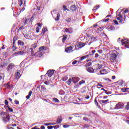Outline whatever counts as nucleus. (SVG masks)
<instances>
[{
	"label": "nucleus",
	"instance_id": "nucleus-55",
	"mask_svg": "<svg viewBox=\"0 0 129 129\" xmlns=\"http://www.w3.org/2000/svg\"><path fill=\"white\" fill-rule=\"evenodd\" d=\"M48 129H52L53 128V126H47Z\"/></svg>",
	"mask_w": 129,
	"mask_h": 129
},
{
	"label": "nucleus",
	"instance_id": "nucleus-20",
	"mask_svg": "<svg viewBox=\"0 0 129 129\" xmlns=\"http://www.w3.org/2000/svg\"><path fill=\"white\" fill-rule=\"evenodd\" d=\"M95 66L96 67L95 70H98V69H101V68H102V65L98 63L96 64Z\"/></svg>",
	"mask_w": 129,
	"mask_h": 129
},
{
	"label": "nucleus",
	"instance_id": "nucleus-40",
	"mask_svg": "<svg viewBox=\"0 0 129 129\" xmlns=\"http://www.w3.org/2000/svg\"><path fill=\"white\" fill-rule=\"evenodd\" d=\"M29 19H27L26 18L25 19V22H24L25 24H27V23H28V22H29Z\"/></svg>",
	"mask_w": 129,
	"mask_h": 129
},
{
	"label": "nucleus",
	"instance_id": "nucleus-4",
	"mask_svg": "<svg viewBox=\"0 0 129 129\" xmlns=\"http://www.w3.org/2000/svg\"><path fill=\"white\" fill-rule=\"evenodd\" d=\"M122 46H124L125 48L129 49V40L127 39H124L121 40Z\"/></svg>",
	"mask_w": 129,
	"mask_h": 129
},
{
	"label": "nucleus",
	"instance_id": "nucleus-38",
	"mask_svg": "<svg viewBox=\"0 0 129 129\" xmlns=\"http://www.w3.org/2000/svg\"><path fill=\"white\" fill-rule=\"evenodd\" d=\"M66 21L68 23H70L71 22V18H67Z\"/></svg>",
	"mask_w": 129,
	"mask_h": 129
},
{
	"label": "nucleus",
	"instance_id": "nucleus-11",
	"mask_svg": "<svg viewBox=\"0 0 129 129\" xmlns=\"http://www.w3.org/2000/svg\"><path fill=\"white\" fill-rule=\"evenodd\" d=\"M54 70H49L47 71V73L45 74V76H48V77H52L54 74Z\"/></svg>",
	"mask_w": 129,
	"mask_h": 129
},
{
	"label": "nucleus",
	"instance_id": "nucleus-28",
	"mask_svg": "<svg viewBox=\"0 0 129 129\" xmlns=\"http://www.w3.org/2000/svg\"><path fill=\"white\" fill-rule=\"evenodd\" d=\"M108 101H109V100L107 99L106 100H101V102L102 103H103V104H106V103H107V102H108Z\"/></svg>",
	"mask_w": 129,
	"mask_h": 129
},
{
	"label": "nucleus",
	"instance_id": "nucleus-15",
	"mask_svg": "<svg viewBox=\"0 0 129 129\" xmlns=\"http://www.w3.org/2000/svg\"><path fill=\"white\" fill-rule=\"evenodd\" d=\"M73 49V47H72V46H70V47L66 48L65 51L67 53H71V52L73 51V50H72Z\"/></svg>",
	"mask_w": 129,
	"mask_h": 129
},
{
	"label": "nucleus",
	"instance_id": "nucleus-56",
	"mask_svg": "<svg viewBox=\"0 0 129 129\" xmlns=\"http://www.w3.org/2000/svg\"><path fill=\"white\" fill-rule=\"evenodd\" d=\"M103 30V27H100L98 28L99 31H102Z\"/></svg>",
	"mask_w": 129,
	"mask_h": 129
},
{
	"label": "nucleus",
	"instance_id": "nucleus-59",
	"mask_svg": "<svg viewBox=\"0 0 129 129\" xmlns=\"http://www.w3.org/2000/svg\"><path fill=\"white\" fill-rule=\"evenodd\" d=\"M84 120H89L88 118L85 117L83 118Z\"/></svg>",
	"mask_w": 129,
	"mask_h": 129
},
{
	"label": "nucleus",
	"instance_id": "nucleus-19",
	"mask_svg": "<svg viewBox=\"0 0 129 129\" xmlns=\"http://www.w3.org/2000/svg\"><path fill=\"white\" fill-rule=\"evenodd\" d=\"M65 32H66L67 33H69L70 34H71L73 32V29L72 28H66L65 29Z\"/></svg>",
	"mask_w": 129,
	"mask_h": 129
},
{
	"label": "nucleus",
	"instance_id": "nucleus-22",
	"mask_svg": "<svg viewBox=\"0 0 129 129\" xmlns=\"http://www.w3.org/2000/svg\"><path fill=\"white\" fill-rule=\"evenodd\" d=\"M20 72H21L20 71H18L16 73V75L17 79H20V77H21Z\"/></svg>",
	"mask_w": 129,
	"mask_h": 129
},
{
	"label": "nucleus",
	"instance_id": "nucleus-27",
	"mask_svg": "<svg viewBox=\"0 0 129 129\" xmlns=\"http://www.w3.org/2000/svg\"><path fill=\"white\" fill-rule=\"evenodd\" d=\"M18 45H20V46H24V45H25L24 42H22L21 40H18Z\"/></svg>",
	"mask_w": 129,
	"mask_h": 129
},
{
	"label": "nucleus",
	"instance_id": "nucleus-18",
	"mask_svg": "<svg viewBox=\"0 0 129 129\" xmlns=\"http://www.w3.org/2000/svg\"><path fill=\"white\" fill-rule=\"evenodd\" d=\"M87 71L89 72V73H94V69L91 67H89L87 68Z\"/></svg>",
	"mask_w": 129,
	"mask_h": 129
},
{
	"label": "nucleus",
	"instance_id": "nucleus-58",
	"mask_svg": "<svg viewBox=\"0 0 129 129\" xmlns=\"http://www.w3.org/2000/svg\"><path fill=\"white\" fill-rule=\"evenodd\" d=\"M7 128L8 129H14V128H13L12 126H7Z\"/></svg>",
	"mask_w": 129,
	"mask_h": 129
},
{
	"label": "nucleus",
	"instance_id": "nucleus-46",
	"mask_svg": "<svg viewBox=\"0 0 129 129\" xmlns=\"http://www.w3.org/2000/svg\"><path fill=\"white\" fill-rule=\"evenodd\" d=\"M14 102H15V104H17V105H18V104H19V103H20L19 102V101H18L17 100H15Z\"/></svg>",
	"mask_w": 129,
	"mask_h": 129
},
{
	"label": "nucleus",
	"instance_id": "nucleus-49",
	"mask_svg": "<svg viewBox=\"0 0 129 129\" xmlns=\"http://www.w3.org/2000/svg\"><path fill=\"white\" fill-rule=\"evenodd\" d=\"M113 22L115 25H118V22L117 21V20H113Z\"/></svg>",
	"mask_w": 129,
	"mask_h": 129
},
{
	"label": "nucleus",
	"instance_id": "nucleus-1",
	"mask_svg": "<svg viewBox=\"0 0 129 129\" xmlns=\"http://www.w3.org/2000/svg\"><path fill=\"white\" fill-rule=\"evenodd\" d=\"M39 51L36 52L35 54H34V51L31 50V54L32 56H37V57H42L43 55H44V53H45V51H46V47L41 46L39 48Z\"/></svg>",
	"mask_w": 129,
	"mask_h": 129
},
{
	"label": "nucleus",
	"instance_id": "nucleus-16",
	"mask_svg": "<svg viewBox=\"0 0 129 129\" xmlns=\"http://www.w3.org/2000/svg\"><path fill=\"white\" fill-rule=\"evenodd\" d=\"M6 87V88H8V89H11L12 88H13V85L11 84L10 83H8L4 85Z\"/></svg>",
	"mask_w": 129,
	"mask_h": 129
},
{
	"label": "nucleus",
	"instance_id": "nucleus-31",
	"mask_svg": "<svg viewBox=\"0 0 129 129\" xmlns=\"http://www.w3.org/2000/svg\"><path fill=\"white\" fill-rule=\"evenodd\" d=\"M52 100H53V101H55V102H57V103H60V101L56 98H53Z\"/></svg>",
	"mask_w": 129,
	"mask_h": 129
},
{
	"label": "nucleus",
	"instance_id": "nucleus-17",
	"mask_svg": "<svg viewBox=\"0 0 129 129\" xmlns=\"http://www.w3.org/2000/svg\"><path fill=\"white\" fill-rule=\"evenodd\" d=\"M47 31H48V29L46 27H44L43 28H42V32L40 34L41 36H44V34H45V33H46L47 32Z\"/></svg>",
	"mask_w": 129,
	"mask_h": 129
},
{
	"label": "nucleus",
	"instance_id": "nucleus-62",
	"mask_svg": "<svg viewBox=\"0 0 129 129\" xmlns=\"http://www.w3.org/2000/svg\"><path fill=\"white\" fill-rule=\"evenodd\" d=\"M44 84H46V85H49V84H50L49 83V82L46 81L44 82Z\"/></svg>",
	"mask_w": 129,
	"mask_h": 129
},
{
	"label": "nucleus",
	"instance_id": "nucleus-47",
	"mask_svg": "<svg viewBox=\"0 0 129 129\" xmlns=\"http://www.w3.org/2000/svg\"><path fill=\"white\" fill-rule=\"evenodd\" d=\"M36 33H39V32H40V28L39 27L36 28Z\"/></svg>",
	"mask_w": 129,
	"mask_h": 129
},
{
	"label": "nucleus",
	"instance_id": "nucleus-63",
	"mask_svg": "<svg viewBox=\"0 0 129 129\" xmlns=\"http://www.w3.org/2000/svg\"><path fill=\"white\" fill-rule=\"evenodd\" d=\"M111 78L113 80H114L115 79V76H112Z\"/></svg>",
	"mask_w": 129,
	"mask_h": 129
},
{
	"label": "nucleus",
	"instance_id": "nucleus-26",
	"mask_svg": "<svg viewBox=\"0 0 129 129\" xmlns=\"http://www.w3.org/2000/svg\"><path fill=\"white\" fill-rule=\"evenodd\" d=\"M59 95H64L65 94V92L63 90H60L58 92Z\"/></svg>",
	"mask_w": 129,
	"mask_h": 129
},
{
	"label": "nucleus",
	"instance_id": "nucleus-30",
	"mask_svg": "<svg viewBox=\"0 0 129 129\" xmlns=\"http://www.w3.org/2000/svg\"><path fill=\"white\" fill-rule=\"evenodd\" d=\"M24 1L25 0H19V5L20 7L23 5V4L24 3Z\"/></svg>",
	"mask_w": 129,
	"mask_h": 129
},
{
	"label": "nucleus",
	"instance_id": "nucleus-41",
	"mask_svg": "<svg viewBox=\"0 0 129 129\" xmlns=\"http://www.w3.org/2000/svg\"><path fill=\"white\" fill-rule=\"evenodd\" d=\"M125 108L126 109H127L128 110L129 109V103H127V104L125 106Z\"/></svg>",
	"mask_w": 129,
	"mask_h": 129
},
{
	"label": "nucleus",
	"instance_id": "nucleus-12",
	"mask_svg": "<svg viewBox=\"0 0 129 129\" xmlns=\"http://www.w3.org/2000/svg\"><path fill=\"white\" fill-rule=\"evenodd\" d=\"M123 103L121 102H119L118 103L116 104L115 109H119L123 107Z\"/></svg>",
	"mask_w": 129,
	"mask_h": 129
},
{
	"label": "nucleus",
	"instance_id": "nucleus-23",
	"mask_svg": "<svg viewBox=\"0 0 129 129\" xmlns=\"http://www.w3.org/2000/svg\"><path fill=\"white\" fill-rule=\"evenodd\" d=\"M70 10H71V11H73V12L76 11V6L75 5H72L70 7Z\"/></svg>",
	"mask_w": 129,
	"mask_h": 129
},
{
	"label": "nucleus",
	"instance_id": "nucleus-5",
	"mask_svg": "<svg viewBox=\"0 0 129 129\" xmlns=\"http://www.w3.org/2000/svg\"><path fill=\"white\" fill-rule=\"evenodd\" d=\"M88 42H86V43L83 42H80L76 45V50H78L77 48H83L85 45H88Z\"/></svg>",
	"mask_w": 129,
	"mask_h": 129
},
{
	"label": "nucleus",
	"instance_id": "nucleus-52",
	"mask_svg": "<svg viewBox=\"0 0 129 129\" xmlns=\"http://www.w3.org/2000/svg\"><path fill=\"white\" fill-rule=\"evenodd\" d=\"M108 21H109V19H104L103 20V22H108Z\"/></svg>",
	"mask_w": 129,
	"mask_h": 129
},
{
	"label": "nucleus",
	"instance_id": "nucleus-10",
	"mask_svg": "<svg viewBox=\"0 0 129 129\" xmlns=\"http://www.w3.org/2000/svg\"><path fill=\"white\" fill-rule=\"evenodd\" d=\"M90 40V41L88 42V45H90L92 43H93V42H96V41H97V37L96 36H91L89 40Z\"/></svg>",
	"mask_w": 129,
	"mask_h": 129
},
{
	"label": "nucleus",
	"instance_id": "nucleus-9",
	"mask_svg": "<svg viewBox=\"0 0 129 129\" xmlns=\"http://www.w3.org/2000/svg\"><path fill=\"white\" fill-rule=\"evenodd\" d=\"M15 68V64L10 63L7 68V71L8 72H12L13 69Z\"/></svg>",
	"mask_w": 129,
	"mask_h": 129
},
{
	"label": "nucleus",
	"instance_id": "nucleus-45",
	"mask_svg": "<svg viewBox=\"0 0 129 129\" xmlns=\"http://www.w3.org/2000/svg\"><path fill=\"white\" fill-rule=\"evenodd\" d=\"M63 11H66V10H67V7H66V6L63 5Z\"/></svg>",
	"mask_w": 129,
	"mask_h": 129
},
{
	"label": "nucleus",
	"instance_id": "nucleus-2",
	"mask_svg": "<svg viewBox=\"0 0 129 129\" xmlns=\"http://www.w3.org/2000/svg\"><path fill=\"white\" fill-rule=\"evenodd\" d=\"M1 117L5 123L7 122H10L11 121V115L9 114H7L6 112H2L1 113Z\"/></svg>",
	"mask_w": 129,
	"mask_h": 129
},
{
	"label": "nucleus",
	"instance_id": "nucleus-39",
	"mask_svg": "<svg viewBox=\"0 0 129 129\" xmlns=\"http://www.w3.org/2000/svg\"><path fill=\"white\" fill-rule=\"evenodd\" d=\"M8 110H9L10 112H13L14 111V110L11 107H8Z\"/></svg>",
	"mask_w": 129,
	"mask_h": 129
},
{
	"label": "nucleus",
	"instance_id": "nucleus-64",
	"mask_svg": "<svg viewBox=\"0 0 129 129\" xmlns=\"http://www.w3.org/2000/svg\"><path fill=\"white\" fill-rule=\"evenodd\" d=\"M91 65V62H88L87 64V66H90Z\"/></svg>",
	"mask_w": 129,
	"mask_h": 129
},
{
	"label": "nucleus",
	"instance_id": "nucleus-33",
	"mask_svg": "<svg viewBox=\"0 0 129 129\" xmlns=\"http://www.w3.org/2000/svg\"><path fill=\"white\" fill-rule=\"evenodd\" d=\"M115 28L114 27H110L108 28V31H113Z\"/></svg>",
	"mask_w": 129,
	"mask_h": 129
},
{
	"label": "nucleus",
	"instance_id": "nucleus-36",
	"mask_svg": "<svg viewBox=\"0 0 129 129\" xmlns=\"http://www.w3.org/2000/svg\"><path fill=\"white\" fill-rule=\"evenodd\" d=\"M98 53H99V54H102L103 51L102 50V49H99L97 50Z\"/></svg>",
	"mask_w": 129,
	"mask_h": 129
},
{
	"label": "nucleus",
	"instance_id": "nucleus-6",
	"mask_svg": "<svg viewBox=\"0 0 129 129\" xmlns=\"http://www.w3.org/2000/svg\"><path fill=\"white\" fill-rule=\"evenodd\" d=\"M117 12L118 11L116 12L117 16H116V19L117 20V21H119V23L120 24H121L122 22H123V20L124 21V19H123V17L121 15H120V14H117Z\"/></svg>",
	"mask_w": 129,
	"mask_h": 129
},
{
	"label": "nucleus",
	"instance_id": "nucleus-60",
	"mask_svg": "<svg viewBox=\"0 0 129 129\" xmlns=\"http://www.w3.org/2000/svg\"><path fill=\"white\" fill-rule=\"evenodd\" d=\"M23 29H24V27H21L19 28V31H22V30H23Z\"/></svg>",
	"mask_w": 129,
	"mask_h": 129
},
{
	"label": "nucleus",
	"instance_id": "nucleus-37",
	"mask_svg": "<svg viewBox=\"0 0 129 129\" xmlns=\"http://www.w3.org/2000/svg\"><path fill=\"white\" fill-rule=\"evenodd\" d=\"M37 43H34L32 45V48H34V49H35V48H37Z\"/></svg>",
	"mask_w": 129,
	"mask_h": 129
},
{
	"label": "nucleus",
	"instance_id": "nucleus-48",
	"mask_svg": "<svg viewBox=\"0 0 129 129\" xmlns=\"http://www.w3.org/2000/svg\"><path fill=\"white\" fill-rule=\"evenodd\" d=\"M5 103L6 105H9V102L7 100H5Z\"/></svg>",
	"mask_w": 129,
	"mask_h": 129
},
{
	"label": "nucleus",
	"instance_id": "nucleus-13",
	"mask_svg": "<svg viewBox=\"0 0 129 129\" xmlns=\"http://www.w3.org/2000/svg\"><path fill=\"white\" fill-rule=\"evenodd\" d=\"M73 83H77L80 80V79L78 77H74L72 78Z\"/></svg>",
	"mask_w": 129,
	"mask_h": 129
},
{
	"label": "nucleus",
	"instance_id": "nucleus-3",
	"mask_svg": "<svg viewBox=\"0 0 129 129\" xmlns=\"http://www.w3.org/2000/svg\"><path fill=\"white\" fill-rule=\"evenodd\" d=\"M51 15H52L53 19H54L55 21H59V19H60L59 13L57 14V13L55 11L51 12Z\"/></svg>",
	"mask_w": 129,
	"mask_h": 129
},
{
	"label": "nucleus",
	"instance_id": "nucleus-54",
	"mask_svg": "<svg viewBox=\"0 0 129 129\" xmlns=\"http://www.w3.org/2000/svg\"><path fill=\"white\" fill-rule=\"evenodd\" d=\"M126 13H128V9H126V10L124 11V14H126Z\"/></svg>",
	"mask_w": 129,
	"mask_h": 129
},
{
	"label": "nucleus",
	"instance_id": "nucleus-57",
	"mask_svg": "<svg viewBox=\"0 0 129 129\" xmlns=\"http://www.w3.org/2000/svg\"><path fill=\"white\" fill-rule=\"evenodd\" d=\"M98 56H99L98 53H96L95 55V58H98Z\"/></svg>",
	"mask_w": 129,
	"mask_h": 129
},
{
	"label": "nucleus",
	"instance_id": "nucleus-51",
	"mask_svg": "<svg viewBox=\"0 0 129 129\" xmlns=\"http://www.w3.org/2000/svg\"><path fill=\"white\" fill-rule=\"evenodd\" d=\"M77 60H74L72 64L73 65H75V64H76L77 63Z\"/></svg>",
	"mask_w": 129,
	"mask_h": 129
},
{
	"label": "nucleus",
	"instance_id": "nucleus-44",
	"mask_svg": "<svg viewBox=\"0 0 129 129\" xmlns=\"http://www.w3.org/2000/svg\"><path fill=\"white\" fill-rule=\"evenodd\" d=\"M84 128H87V127H89V125L88 124H85L84 125Z\"/></svg>",
	"mask_w": 129,
	"mask_h": 129
},
{
	"label": "nucleus",
	"instance_id": "nucleus-61",
	"mask_svg": "<svg viewBox=\"0 0 129 129\" xmlns=\"http://www.w3.org/2000/svg\"><path fill=\"white\" fill-rule=\"evenodd\" d=\"M13 51H15V50L17 49V46H13Z\"/></svg>",
	"mask_w": 129,
	"mask_h": 129
},
{
	"label": "nucleus",
	"instance_id": "nucleus-24",
	"mask_svg": "<svg viewBox=\"0 0 129 129\" xmlns=\"http://www.w3.org/2000/svg\"><path fill=\"white\" fill-rule=\"evenodd\" d=\"M56 124V123L50 122V123H44V125L48 126V125H54Z\"/></svg>",
	"mask_w": 129,
	"mask_h": 129
},
{
	"label": "nucleus",
	"instance_id": "nucleus-34",
	"mask_svg": "<svg viewBox=\"0 0 129 129\" xmlns=\"http://www.w3.org/2000/svg\"><path fill=\"white\" fill-rule=\"evenodd\" d=\"M66 39H67V37H66V36H63V38H62V42L63 43H64V42L65 41H66Z\"/></svg>",
	"mask_w": 129,
	"mask_h": 129
},
{
	"label": "nucleus",
	"instance_id": "nucleus-21",
	"mask_svg": "<svg viewBox=\"0 0 129 129\" xmlns=\"http://www.w3.org/2000/svg\"><path fill=\"white\" fill-rule=\"evenodd\" d=\"M88 56H89V55H84L83 56H82L80 58V60L79 61V62H81V61H82V60H84V59H86V58H88Z\"/></svg>",
	"mask_w": 129,
	"mask_h": 129
},
{
	"label": "nucleus",
	"instance_id": "nucleus-53",
	"mask_svg": "<svg viewBox=\"0 0 129 129\" xmlns=\"http://www.w3.org/2000/svg\"><path fill=\"white\" fill-rule=\"evenodd\" d=\"M32 91H30L29 92L28 95L29 96H31L32 95Z\"/></svg>",
	"mask_w": 129,
	"mask_h": 129
},
{
	"label": "nucleus",
	"instance_id": "nucleus-25",
	"mask_svg": "<svg viewBox=\"0 0 129 129\" xmlns=\"http://www.w3.org/2000/svg\"><path fill=\"white\" fill-rule=\"evenodd\" d=\"M121 91H122V92H128L129 89L123 88L121 89Z\"/></svg>",
	"mask_w": 129,
	"mask_h": 129
},
{
	"label": "nucleus",
	"instance_id": "nucleus-14",
	"mask_svg": "<svg viewBox=\"0 0 129 129\" xmlns=\"http://www.w3.org/2000/svg\"><path fill=\"white\" fill-rule=\"evenodd\" d=\"M26 54V51L22 50L20 51H18L17 52H15L14 53V55H25Z\"/></svg>",
	"mask_w": 129,
	"mask_h": 129
},
{
	"label": "nucleus",
	"instance_id": "nucleus-43",
	"mask_svg": "<svg viewBox=\"0 0 129 129\" xmlns=\"http://www.w3.org/2000/svg\"><path fill=\"white\" fill-rule=\"evenodd\" d=\"M4 76H5V75H4V74H0V81L1 80H2V79H3V77H4Z\"/></svg>",
	"mask_w": 129,
	"mask_h": 129
},
{
	"label": "nucleus",
	"instance_id": "nucleus-35",
	"mask_svg": "<svg viewBox=\"0 0 129 129\" xmlns=\"http://www.w3.org/2000/svg\"><path fill=\"white\" fill-rule=\"evenodd\" d=\"M84 83H85V81H84V80H82V81H81L80 82H79V84L80 85H81L82 84H84Z\"/></svg>",
	"mask_w": 129,
	"mask_h": 129
},
{
	"label": "nucleus",
	"instance_id": "nucleus-32",
	"mask_svg": "<svg viewBox=\"0 0 129 129\" xmlns=\"http://www.w3.org/2000/svg\"><path fill=\"white\" fill-rule=\"evenodd\" d=\"M98 9H99V5H96L95 7L93 8V11H96Z\"/></svg>",
	"mask_w": 129,
	"mask_h": 129
},
{
	"label": "nucleus",
	"instance_id": "nucleus-29",
	"mask_svg": "<svg viewBox=\"0 0 129 129\" xmlns=\"http://www.w3.org/2000/svg\"><path fill=\"white\" fill-rule=\"evenodd\" d=\"M71 82H72V79L70 78L68 81L66 82V83L68 84V85H70L71 84Z\"/></svg>",
	"mask_w": 129,
	"mask_h": 129
},
{
	"label": "nucleus",
	"instance_id": "nucleus-50",
	"mask_svg": "<svg viewBox=\"0 0 129 129\" xmlns=\"http://www.w3.org/2000/svg\"><path fill=\"white\" fill-rule=\"evenodd\" d=\"M61 121H62V120H61V119H59L57 120V122H58V123H61Z\"/></svg>",
	"mask_w": 129,
	"mask_h": 129
},
{
	"label": "nucleus",
	"instance_id": "nucleus-7",
	"mask_svg": "<svg viewBox=\"0 0 129 129\" xmlns=\"http://www.w3.org/2000/svg\"><path fill=\"white\" fill-rule=\"evenodd\" d=\"M117 55L114 52H112L110 55V60L111 62H114L115 60H116Z\"/></svg>",
	"mask_w": 129,
	"mask_h": 129
},
{
	"label": "nucleus",
	"instance_id": "nucleus-8",
	"mask_svg": "<svg viewBox=\"0 0 129 129\" xmlns=\"http://www.w3.org/2000/svg\"><path fill=\"white\" fill-rule=\"evenodd\" d=\"M107 68L102 69L98 73V75H104L105 74H107L108 73V70H107Z\"/></svg>",
	"mask_w": 129,
	"mask_h": 129
},
{
	"label": "nucleus",
	"instance_id": "nucleus-42",
	"mask_svg": "<svg viewBox=\"0 0 129 129\" xmlns=\"http://www.w3.org/2000/svg\"><path fill=\"white\" fill-rule=\"evenodd\" d=\"M52 127H53V128H55V129L59 128V125H58L52 126Z\"/></svg>",
	"mask_w": 129,
	"mask_h": 129
}]
</instances>
